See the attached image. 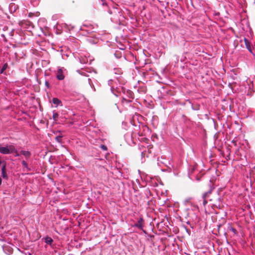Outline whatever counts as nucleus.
I'll return each instance as SVG.
<instances>
[{"label":"nucleus","mask_w":255,"mask_h":255,"mask_svg":"<svg viewBox=\"0 0 255 255\" xmlns=\"http://www.w3.org/2000/svg\"><path fill=\"white\" fill-rule=\"evenodd\" d=\"M1 176L4 179L7 178V175L6 172V165L4 164L1 167Z\"/></svg>","instance_id":"2"},{"label":"nucleus","mask_w":255,"mask_h":255,"mask_svg":"<svg viewBox=\"0 0 255 255\" xmlns=\"http://www.w3.org/2000/svg\"><path fill=\"white\" fill-rule=\"evenodd\" d=\"M203 205L205 206L207 203V201L206 198H203Z\"/></svg>","instance_id":"18"},{"label":"nucleus","mask_w":255,"mask_h":255,"mask_svg":"<svg viewBox=\"0 0 255 255\" xmlns=\"http://www.w3.org/2000/svg\"><path fill=\"white\" fill-rule=\"evenodd\" d=\"M45 241L47 244L50 245L53 242V240L51 238L47 237L45 239Z\"/></svg>","instance_id":"8"},{"label":"nucleus","mask_w":255,"mask_h":255,"mask_svg":"<svg viewBox=\"0 0 255 255\" xmlns=\"http://www.w3.org/2000/svg\"><path fill=\"white\" fill-rule=\"evenodd\" d=\"M58 116L59 115L57 113H54L53 114L52 118L55 121H56L57 120Z\"/></svg>","instance_id":"11"},{"label":"nucleus","mask_w":255,"mask_h":255,"mask_svg":"<svg viewBox=\"0 0 255 255\" xmlns=\"http://www.w3.org/2000/svg\"><path fill=\"white\" fill-rule=\"evenodd\" d=\"M8 67V65L7 63H5L3 64L2 68L0 70V73L2 74L4 72V71L7 69Z\"/></svg>","instance_id":"10"},{"label":"nucleus","mask_w":255,"mask_h":255,"mask_svg":"<svg viewBox=\"0 0 255 255\" xmlns=\"http://www.w3.org/2000/svg\"><path fill=\"white\" fill-rule=\"evenodd\" d=\"M20 154L24 155L26 158H28L31 155L30 152L28 151L21 150Z\"/></svg>","instance_id":"4"},{"label":"nucleus","mask_w":255,"mask_h":255,"mask_svg":"<svg viewBox=\"0 0 255 255\" xmlns=\"http://www.w3.org/2000/svg\"><path fill=\"white\" fill-rule=\"evenodd\" d=\"M5 147L7 149L6 150H8V151H6V154L13 153L14 151H15V150H16L14 146L13 145H7Z\"/></svg>","instance_id":"1"},{"label":"nucleus","mask_w":255,"mask_h":255,"mask_svg":"<svg viewBox=\"0 0 255 255\" xmlns=\"http://www.w3.org/2000/svg\"><path fill=\"white\" fill-rule=\"evenodd\" d=\"M6 150L7 149H6L5 146V147H2L0 144V152L1 153L3 154H6V151H7Z\"/></svg>","instance_id":"7"},{"label":"nucleus","mask_w":255,"mask_h":255,"mask_svg":"<svg viewBox=\"0 0 255 255\" xmlns=\"http://www.w3.org/2000/svg\"><path fill=\"white\" fill-rule=\"evenodd\" d=\"M22 163V165L25 168H26L27 169H28V165H27V164L26 163V162L23 160L21 162Z\"/></svg>","instance_id":"13"},{"label":"nucleus","mask_w":255,"mask_h":255,"mask_svg":"<svg viewBox=\"0 0 255 255\" xmlns=\"http://www.w3.org/2000/svg\"><path fill=\"white\" fill-rule=\"evenodd\" d=\"M212 189H210L209 191L204 193L202 195L203 198H207V197L211 193Z\"/></svg>","instance_id":"9"},{"label":"nucleus","mask_w":255,"mask_h":255,"mask_svg":"<svg viewBox=\"0 0 255 255\" xmlns=\"http://www.w3.org/2000/svg\"><path fill=\"white\" fill-rule=\"evenodd\" d=\"M1 182H2V180H1V178L0 177V185L1 184Z\"/></svg>","instance_id":"20"},{"label":"nucleus","mask_w":255,"mask_h":255,"mask_svg":"<svg viewBox=\"0 0 255 255\" xmlns=\"http://www.w3.org/2000/svg\"><path fill=\"white\" fill-rule=\"evenodd\" d=\"M245 43H246V45H247V48H248L250 50H251L249 49V47H248V44H249V42H248V40H247L246 38H245Z\"/></svg>","instance_id":"15"},{"label":"nucleus","mask_w":255,"mask_h":255,"mask_svg":"<svg viewBox=\"0 0 255 255\" xmlns=\"http://www.w3.org/2000/svg\"><path fill=\"white\" fill-rule=\"evenodd\" d=\"M143 220L142 218H140L137 223L135 224V226L138 228L141 229L143 227Z\"/></svg>","instance_id":"3"},{"label":"nucleus","mask_w":255,"mask_h":255,"mask_svg":"<svg viewBox=\"0 0 255 255\" xmlns=\"http://www.w3.org/2000/svg\"><path fill=\"white\" fill-rule=\"evenodd\" d=\"M52 101L54 104L56 105L57 106L61 103V101L57 98H53L52 100Z\"/></svg>","instance_id":"6"},{"label":"nucleus","mask_w":255,"mask_h":255,"mask_svg":"<svg viewBox=\"0 0 255 255\" xmlns=\"http://www.w3.org/2000/svg\"><path fill=\"white\" fill-rule=\"evenodd\" d=\"M13 153H15V156L17 157L20 155V154H19L17 150H15V151H14Z\"/></svg>","instance_id":"16"},{"label":"nucleus","mask_w":255,"mask_h":255,"mask_svg":"<svg viewBox=\"0 0 255 255\" xmlns=\"http://www.w3.org/2000/svg\"><path fill=\"white\" fill-rule=\"evenodd\" d=\"M45 85H46V87H47L48 88L49 87V84L48 82L46 81V82H45Z\"/></svg>","instance_id":"19"},{"label":"nucleus","mask_w":255,"mask_h":255,"mask_svg":"<svg viewBox=\"0 0 255 255\" xmlns=\"http://www.w3.org/2000/svg\"><path fill=\"white\" fill-rule=\"evenodd\" d=\"M101 148L104 150H107V147L106 145H101Z\"/></svg>","instance_id":"17"},{"label":"nucleus","mask_w":255,"mask_h":255,"mask_svg":"<svg viewBox=\"0 0 255 255\" xmlns=\"http://www.w3.org/2000/svg\"><path fill=\"white\" fill-rule=\"evenodd\" d=\"M62 137V136H57L55 137V140L59 142H61Z\"/></svg>","instance_id":"12"},{"label":"nucleus","mask_w":255,"mask_h":255,"mask_svg":"<svg viewBox=\"0 0 255 255\" xmlns=\"http://www.w3.org/2000/svg\"><path fill=\"white\" fill-rule=\"evenodd\" d=\"M229 230L232 231L235 234H236V233H237V230L235 228H234L232 227H230L229 228Z\"/></svg>","instance_id":"14"},{"label":"nucleus","mask_w":255,"mask_h":255,"mask_svg":"<svg viewBox=\"0 0 255 255\" xmlns=\"http://www.w3.org/2000/svg\"><path fill=\"white\" fill-rule=\"evenodd\" d=\"M57 78L59 80H62L64 79V76L62 74V72L61 70L58 71Z\"/></svg>","instance_id":"5"}]
</instances>
